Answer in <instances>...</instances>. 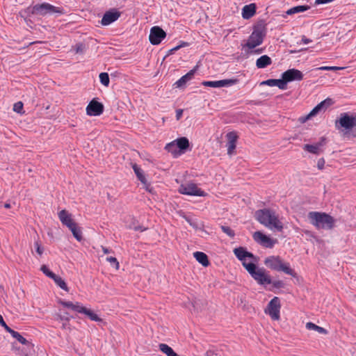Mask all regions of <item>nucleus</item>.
Listing matches in <instances>:
<instances>
[{"label":"nucleus","mask_w":356,"mask_h":356,"mask_svg":"<svg viewBox=\"0 0 356 356\" xmlns=\"http://www.w3.org/2000/svg\"><path fill=\"white\" fill-rule=\"evenodd\" d=\"M264 264L269 268L282 271L289 275H294V271L291 268L289 263H284L278 256H270L265 259Z\"/></svg>","instance_id":"nucleus-5"},{"label":"nucleus","mask_w":356,"mask_h":356,"mask_svg":"<svg viewBox=\"0 0 356 356\" xmlns=\"http://www.w3.org/2000/svg\"><path fill=\"white\" fill-rule=\"evenodd\" d=\"M193 256L195 259L203 266L207 267L209 265L208 257L204 252H195L193 253Z\"/></svg>","instance_id":"nucleus-25"},{"label":"nucleus","mask_w":356,"mask_h":356,"mask_svg":"<svg viewBox=\"0 0 356 356\" xmlns=\"http://www.w3.org/2000/svg\"><path fill=\"white\" fill-rule=\"evenodd\" d=\"M198 65H197L193 69L191 70L188 73H186L185 75L182 76V79H184V81H185V82H188L189 81H191L193 76H194V74L196 72V71L198 69Z\"/></svg>","instance_id":"nucleus-35"},{"label":"nucleus","mask_w":356,"mask_h":356,"mask_svg":"<svg viewBox=\"0 0 356 356\" xmlns=\"http://www.w3.org/2000/svg\"><path fill=\"white\" fill-rule=\"evenodd\" d=\"M102 251L104 254H108L111 252V250H109L108 248H107L106 247H102Z\"/></svg>","instance_id":"nucleus-60"},{"label":"nucleus","mask_w":356,"mask_h":356,"mask_svg":"<svg viewBox=\"0 0 356 356\" xmlns=\"http://www.w3.org/2000/svg\"><path fill=\"white\" fill-rule=\"evenodd\" d=\"M312 42V40H310V39H309V38H306L305 35H303V36L302 37L301 42H302V44H309V43H310V42Z\"/></svg>","instance_id":"nucleus-53"},{"label":"nucleus","mask_w":356,"mask_h":356,"mask_svg":"<svg viewBox=\"0 0 356 356\" xmlns=\"http://www.w3.org/2000/svg\"><path fill=\"white\" fill-rule=\"evenodd\" d=\"M280 301L278 297H274L268 304L266 309L267 313L273 320H279L280 313Z\"/></svg>","instance_id":"nucleus-9"},{"label":"nucleus","mask_w":356,"mask_h":356,"mask_svg":"<svg viewBox=\"0 0 356 356\" xmlns=\"http://www.w3.org/2000/svg\"><path fill=\"white\" fill-rule=\"evenodd\" d=\"M306 328L309 330H314L318 332L320 334H326L327 333V330L325 328L320 327L314 323L308 322L306 323Z\"/></svg>","instance_id":"nucleus-30"},{"label":"nucleus","mask_w":356,"mask_h":356,"mask_svg":"<svg viewBox=\"0 0 356 356\" xmlns=\"http://www.w3.org/2000/svg\"><path fill=\"white\" fill-rule=\"evenodd\" d=\"M104 112V105L93 99L86 107V113L90 116H99Z\"/></svg>","instance_id":"nucleus-14"},{"label":"nucleus","mask_w":356,"mask_h":356,"mask_svg":"<svg viewBox=\"0 0 356 356\" xmlns=\"http://www.w3.org/2000/svg\"><path fill=\"white\" fill-rule=\"evenodd\" d=\"M30 13L32 15H40L44 16L46 15H51L54 13L61 14L63 13L62 9L59 7H56L48 3H42L41 4H35L31 8Z\"/></svg>","instance_id":"nucleus-7"},{"label":"nucleus","mask_w":356,"mask_h":356,"mask_svg":"<svg viewBox=\"0 0 356 356\" xmlns=\"http://www.w3.org/2000/svg\"><path fill=\"white\" fill-rule=\"evenodd\" d=\"M325 144V138H321V140L315 144H306L304 145V150L318 155L322 152V147Z\"/></svg>","instance_id":"nucleus-17"},{"label":"nucleus","mask_w":356,"mask_h":356,"mask_svg":"<svg viewBox=\"0 0 356 356\" xmlns=\"http://www.w3.org/2000/svg\"><path fill=\"white\" fill-rule=\"evenodd\" d=\"M326 100L321 102L320 104H317L311 111L310 113L305 117L302 122H305L306 120L312 118L315 116L317 113H318L321 111H322L325 106Z\"/></svg>","instance_id":"nucleus-24"},{"label":"nucleus","mask_w":356,"mask_h":356,"mask_svg":"<svg viewBox=\"0 0 356 356\" xmlns=\"http://www.w3.org/2000/svg\"><path fill=\"white\" fill-rule=\"evenodd\" d=\"M261 84L266 85V86H268L270 87L277 86L281 90L286 89V86L284 83L283 78H282L280 79H268V80H266V81H264L263 82H261Z\"/></svg>","instance_id":"nucleus-21"},{"label":"nucleus","mask_w":356,"mask_h":356,"mask_svg":"<svg viewBox=\"0 0 356 356\" xmlns=\"http://www.w3.org/2000/svg\"><path fill=\"white\" fill-rule=\"evenodd\" d=\"M185 44H186V43H184V44H183V45H178V46H176L175 47H174V48L171 49H170V51H171V52H174V51H177L178 49H180V47H181L185 46Z\"/></svg>","instance_id":"nucleus-58"},{"label":"nucleus","mask_w":356,"mask_h":356,"mask_svg":"<svg viewBox=\"0 0 356 356\" xmlns=\"http://www.w3.org/2000/svg\"><path fill=\"white\" fill-rule=\"evenodd\" d=\"M234 253L236 257L239 261H241L243 266V264H252L251 262L248 263L246 261V258H250V259H252L253 260L256 261L255 256L252 252L247 251L245 248H243V247L236 248L234 250Z\"/></svg>","instance_id":"nucleus-15"},{"label":"nucleus","mask_w":356,"mask_h":356,"mask_svg":"<svg viewBox=\"0 0 356 356\" xmlns=\"http://www.w3.org/2000/svg\"><path fill=\"white\" fill-rule=\"evenodd\" d=\"M330 3V0H316L315 4L316 5H320V4H325Z\"/></svg>","instance_id":"nucleus-54"},{"label":"nucleus","mask_w":356,"mask_h":356,"mask_svg":"<svg viewBox=\"0 0 356 356\" xmlns=\"http://www.w3.org/2000/svg\"><path fill=\"white\" fill-rule=\"evenodd\" d=\"M282 78L284 79V83L286 85L289 82L301 81L303 79V74L300 70L293 68L284 72L282 74Z\"/></svg>","instance_id":"nucleus-13"},{"label":"nucleus","mask_w":356,"mask_h":356,"mask_svg":"<svg viewBox=\"0 0 356 356\" xmlns=\"http://www.w3.org/2000/svg\"><path fill=\"white\" fill-rule=\"evenodd\" d=\"M3 327L5 328V330H6L8 332H9V330H11V328H10V327H8V326L7 325V324H6V323Z\"/></svg>","instance_id":"nucleus-62"},{"label":"nucleus","mask_w":356,"mask_h":356,"mask_svg":"<svg viewBox=\"0 0 356 356\" xmlns=\"http://www.w3.org/2000/svg\"><path fill=\"white\" fill-rule=\"evenodd\" d=\"M134 229L136 230V231H140V232H143L145 231L146 229L145 228H143L142 227L140 226H137V227H134Z\"/></svg>","instance_id":"nucleus-59"},{"label":"nucleus","mask_w":356,"mask_h":356,"mask_svg":"<svg viewBox=\"0 0 356 356\" xmlns=\"http://www.w3.org/2000/svg\"><path fill=\"white\" fill-rule=\"evenodd\" d=\"M6 324L3 316L0 314V325L3 327Z\"/></svg>","instance_id":"nucleus-61"},{"label":"nucleus","mask_w":356,"mask_h":356,"mask_svg":"<svg viewBox=\"0 0 356 356\" xmlns=\"http://www.w3.org/2000/svg\"><path fill=\"white\" fill-rule=\"evenodd\" d=\"M222 231L231 238H234L235 236L234 231L228 226L222 225L220 227Z\"/></svg>","instance_id":"nucleus-38"},{"label":"nucleus","mask_w":356,"mask_h":356,"mask_svg":"<svg viewBox=\"0 0 356 356\" xmlns=\"http://www.w3.org/2000/svg\"><path fill=\"white\" fill-rule=\"evenodd\" d=\"M326 100L321 102L320 104H317L311 111L310 113L305 117L302 122H305L306 120L312 118L315 116L317 113H318L321 111H322L325 106Z\"/></svg>","instance_id":"nucleus-23"},{"label":"nucleus","mask_w":356,"mask_h":356,"mask_svg":"<svg viewBox=\"0 0 356 356\" xmlns=\"http://www.w3.org/2000/svg\"><path fill=\"white\" fill-rule=\"evenodd\" d=\"M100 83L104 86H108L110 83L108 74L106 72H102L99 74Z\"/></svg>","instance_id":"nucleus-36"},{"label":"nucleus","mask_w":356,"mask_h":356,"mask_svg":"<svg viewBox=\"0 0 356 356\" xmlns=\"http://www.w3.org/2000/svg\"><path fill=\"white\" fill-rule=\"evenodd\" d=\"M144 185V188L145 190L149 193L152 192V188L150 186V184L147 182V180H146V184H143Z\"/></svg>","instance_id":"nucleus-55"},{"label":"nucleus","mask_w":356,"mask_h":356,"mask_svg":"<svg viewBox=\"0 0 356 356\" xmlns=\"http://www.w3.org/2000/svg\"><path fill=\"white\" fill-rule=\"evenodd\" d=\"M186 82H185V81H184V79H182V77H181L180 79H179L175 83H174V86L175 88H183L185 85H186Z\"/></svg>","instance_id":"nucleus-49"},{"label":"nucleus","mask_w":356,"mask_h":356,"mask_svg":"<svg viewBox=\"0 0 356 356\" xmlns=\"http://www.w3.org/2000/svg\"><path fill=\"white\" fill-rule=\"evenodd\" d=\"M253 238L257 243L266 248H273L277 242V240L272 239L259 231L255 232L253 234Z\"/></svg>","instance_id":"nucleus-10"},{"label":"nucleus","mask_w":356,"mask_h":356,"mask_svg":"<svg viewBox=\"0 0 356 356\" xmlns=\"http://www.w3.org/2000/svg\"><path fill=\"white\" fill-rule=\"evenodd\" d=\"M257 6L255 3L245 5L242 8V17L245 19H249L256 13Z\"/></svg>","instance_id":"nucleus-20"},{"label":"nucleus","mask_w":356,"mask_h":356,"mask_svg":"<svg viewBox=\"0 0 356 356\" xmlns=\"http://www.w3.org/2000/svg\"><path fill=\"white\" fill-rule=\"evenodd\" d=\"M84 45L81 43L76 44L75 46V51L76 54H81L83 51Z\"/></svg>","instance_id":"nucleus-51"},{"label":"nucleus","mask_w":356,"mask_h":356,"mask_svg":"<svg viewBox=\"0 0 356 356\" xmlns=\"http://www.w3.org/2000/svg\"><path fill=\"white\" fill-rule=\"evenodd\" d=\"M179 192L181 194L191 196L204 197L206 195V193L194 183L181 184L179 188Z\"/></svg>","instance_id":"nucleus-8"},{"label":"nucleus","mask_w":356,"mask_h":356,"mask_svg":"<svg viewBox=\"0 0 356 356\" xmlns=\"http://www.w3.org/2000/svg\"><path fill=\"white\" fill-rule=\"evenodd\" d=\"M264 48H258V49H245V52L250 55L254 54H261L264 51Z\"/></svg>","instance_id":"nucleus-39"},{"label":"nucleus","mask_w":356,"mask_h":356,"mask_svg":"<svg viewBox=\"0 0 356 356\" xmlns=\"http://www.w3.org/2000/svg\"><path fill=\"white\" fill-rule=\"evenodd\" d=\"M325 160L323 158L319 159L317 163V167L319 170H323L325 165Z\"/></svg>","instance_id":"nucleus-52"},{"label":"nucleus","mask_w":356,"mask_h":356,"mask_svg":"<svg viewBox=\"0 0 356 356\" xmlns=\"http://www.w3.org/2000/svg\"><path fill=\"white\" fill-rule=\"evenodd\" d=\"M181 155L186 152L189 148V140L186 137H181L174 140Z\"/></svg>","instance_id":"nucleus-19"},{"label":"nucleus","mask_w":356,"mask_h":356,"mask_svg":"<svg viewBox=\"0 0 356 356\" xmlns=\"http://www.w3.org/2000/svg\"><path fill=\"white\" fill-rule=\"evenodd\" d=\"M86 309L83 307L80 302H74V307L73 311L76 312L80 314H84L86 312Z\"/></svg>","instance_id":"nucleus-41"},{"label":"nucleus","mask_w":356,"mask_h":356,"mask_svg":"<svg viewBox=\"0 0 356 356\" xmlns=\"http://www.w3.org/2000/svg\"><path fill=\"white\" fill-rule=\"evenodd\" d=\"M4 207L6 208V209H8L10 207V204L9 203H6L4 204Z\"/></svg>","instance_id":"nucleus-63"},{"label":"nucleus","mask_w":356,"mask_h":356,"mask_svg":"<svg viewBox=\"0 0 356 356\" xmlns=\"http://www.w3.org/2000/svg\"><path fill=\"white\" fill-rule=\"evenodd\" d=\"M165 149L170 153L174 158H177L181 156L177 147L175 145L174 140L170 143H168L165 146Z\"/></svg>","instance_id":"nucleus-26"},{"label":"nucleus","mask_w":356,"mask_h":356,"mask_svg":"<svg viewBox=\"0 0 356 356\" xmlns=\"http://www.w3.org/2000/svg\"><path fill=\"white\" fill-rule=\"evenodd\" d=\"M267 33L266 24L264 20L257 22L252 28V32L247 42L243 45V49H254L261 45Z\"/></svg>","instance_id":"nucleus-2"},{"label":"nucleus","mask_w":356,"mask_h":356,"mask_svg":"<svg viewBox=\"0 0 356 356\" xmlns=\"http://www.w3.org/2000/svg\"><path fill=\"white\" fill-rule=\"evenodd\" d=\"M68 229L72 232L74 237L78 241H81L83 239L81 229L79 227H78L76 223L73 225L72 227H68Z\"/></svg>","instance_id":"nucleus-29"},{"label":"nucleus","mask_w":356,"mask_h":356,"mask_svg":"<svg viewBox=\"0 0 356 356\" xmlns=\"http://www.w3.org/2000/svg\"><path fill=\"white\" fill-rule=\"evenodd\" d=\"M84 314H86L91 321H93L95 322L102 321V318H99L97 314H95L90 309H86V312H84Z\"/></svg>","instance_id":"nucleus-34"},{"label":"nucleus","mask_w":356,"mask_h":356,"mask_svg":"<svg viewBox=\"0 0 356 356\" xmlns=\"http://www.w3.org/2000/svg\"><path fill=\"white\" fill-rule=\"evenodd\" d=\"M238 80L236 79H222L219 81H204L202 85L211 88L229 87L236 84Z\"/></svg>","instance_id":"nucleus-12"},{"label":"nucleus","mask_w":356,"mask_h":356,"mask_svg":"<svg viewBox=\"0 0 356 356\" xmlns=\"http://www.w3.org/2000/svg\"><path fill=\"white\" fill-rule=\"evenodd\" d=\"M309 9L307 6H297L289 9L286 13L287 15H291L295 13H302Z\"/></svg>","instance_id":"nucleus-31"},{"label":"nucleus","mask_w":356,"mask_h":356,"mask_svg":"<svg viewBox=\"0 0 356 356\" xmlns=\"http://www.w3.org/2000/svg\"><path fill=\"white\" fill-rule=\"evenodd\" d=\"M132 168L138 179L140 181L142 184H146L147 179L145 177L143 170L140 168V167L136 163H134L132 165Z\"/></svg>","instance_id":"nucleus-27"},{"label":"nucleus","mask_w":356,"mask_h":356,"mask_svg":"<svg viewBox=\"0 0 356 356\" xmlns=\"http://www.w3.org/2000/svg\"><path fill=\"white\" fill-rule=\"evenodd\" d=\"M270 284H272L273 287L276 289H280L284 286V283L282 280L272 281Z\"/></svg>","instance_id":"nucleus-46"},{"label":"nucleus","mask_w":356,"mask_h":356,"mask_svg":"<svg viewBox=\"0 0 356 356\" xmlns=\"http://www.w3.org/2000/svg\"><path fill=\"white\" fill-rule=\"evenodd\" d=\"M255 218L261 224L271 230L281 232L283 229V223L273 210L269 209L258 210L255 213Z\"/></svg>","instance_id":"nucleus-1"},{"label":"nucleus","mask_w":356,"mask_h":356,"mask_svg":"<svg viewBox=\"0 0 356 356\" xmlns=\"http://www.w3.org/2000/svg\"><path fill=\"white\" fill-rule=\"evenodd\" d=\"M227 154L229 155H232L234 150L236 148V143H227Z\"/></svg>","instance_id":"nucleus-47"},{"label":"nucleus","mask_w":356,"mask_h":356,"mask_svg":"<svg viewBox=\"0 0 356 356\" xmlns=\"http://www.w3.org/2000/svg\"><path fill=\"white\" fill-rule=\"evenodd\" d=\"M58 216L61 223L66 226L67 228L72 227V225L76 223L72 219V214L65 209H63L59 211Z\"/></svg>","instance_id":"nucleus-18"},{"label":"nucleus","mask_w":356,"mask_h":356,"mask_svg":"<svg viewBox=\"0 0 356 356\" xmlns=\"http://www.w3.org/2000/svg\"><path fill=\"white\" fill-rule=\"evenodd\" d=\"M159 350L167 356H179L174 351L171 347L165 343H160L159 345Z\"/></svg>","instance_id":"nucleus-28"},{"label":"nucleus","mask_w":356,"mask_h":356,"mask_svg":"<svg viewBox=\"0 0 356 356\" xmlns=\"http://www.w3.org/2000/svg\"><path fill=\"white\" fill-rule=\"evenodd\" d=\"M106 261L111 264L113 266H114L116 269L119 268V262L117 259L114 257H108L106 258Z\"/></svg>","instance_id":"nucleus-43"},{"label":"nucleus","mask_w":356,"mask_h":356,"mask_svg":"<svg viewBox=\"0 0 356 356\" xmlns=\"http://www.w3.org/2000/svg\"><path fill=\"white\" fill-rule=\"evenodd\" d=\"M182 115V110L179 109L176 111V118L177 120H179Z\"/></svg>","instance_id":"nucleus-57"},{"label":"nucleus","mask_w":356,"mask_h":356,"mask_svg":"<svg viewBox=\"0 0 356 356\" xmlns=\"http://www.w3.org/2000/svg\"><path fill=\"white\" fill-rule=\"evenodd\" d=\"M15 339L21 344L26 346L28 349L33 348L31 342L26 340L20 333H19Z\"/></svg>","instance_id":"nucleus-33"},{"label":"nucleus","mask_w":356,"mask_h":356,"mask_svg":"<svg viewBox=\"0 0 356 356\" xmlns=\"http://www.w3.org/2000/svg\"><path fill=\"white\" fill-rule=\"evenodd\" d=\"M41 270L42 271V273L47 277H49V278H53L54 276H55V273H54L53 272H51L47 266L45 265H43L41 267Z\"/></svg>","instance_id":"nucleus-42"},{"label":"nucleus","mask_w":356,"mask_h":356,"mask_svg":"<svg viewBox=\"0 0 356 356\" xmlns=\"http://www.w3.org/2000/svg\"><path fill=\"white\" fill-rule=\"evenodd\" d=\"M243 267L258 284L266 286V284H271L272 280L270 276L266 273L265 268H259L254 264H243Z\"/></svg>","instance_id":"nucleus-4"},{"label":"nucleus","mask_w":356,"mask_h":356,"mask_svg":"<svg viewBox=\"0 0 356 356\" xmlns=\"http://www.w3.org/2000/svg\"><path fill=\"white\" fill-rule=\"evenodd\" d=\"M59 303L65 307H67V308H69V309H71L72 310L74 309V303L72 302H70V301H65V300H60L59 301Z\"/></svg>","instance_id":"nucleus-44"},{"label":"nucleus","mask_w":356,"mask_h":356,"mask_svg":"<svg viewBox=\"0 0 356 356\" xmlns=\"http://www.w3.org/2000/svg\"><path fill=\"white\" fill-rule=\"evenodd\" d=\"M186 221L194 229H202V226L200 225V224L197 222V221L195 219H193L190 217H184Z\"/></svg>","instance_id":"nucleus-37"},{"label":"nucleus","mask_w":356,"mask_h":356,"mask_svg":"<svg viewBox=\"0 0 356 356\" xmlns=\"http://www.w3.org/2000/svg\"><path fill=\"white\" fill-rule=\"evenodd\" d=\"M52 280H54V281L55 282V283L62 289H63L64 291L68 292L69 291V289L67 286V284L65 283V282L64 281V280L62 279V277H60V276L58 275H55V276L52 278Z\"/></svg>","instance_id":"nucleus-32"},{"label":"nucleus","mask_w":356,"mask_h":356,"mask_svg":"<svg viewBox=\"0 0 356 356\" xmlns=\"http://www.w3.org/2000/svg\"><path fill=\"white\" fill-rule=\"evenodd\" d=\"M165 32L159 26H153L149 35V42L153 45L159 44L165 38Z\"/></svg>","instance_id":"nucleus-11"},{"label":"nucleus","mask_w":356,"mask_h":356,"mask_svg":"<svg viewBox=\"0 0 356 356\" xmlns=\"http://www.w3.org/2000/svg\"><path fill=\"white\" fill-rule=\"evenodd\" d=\"M308 218L318 229H331L334 227V218L324 212L310 211L308 213Z\"/></svg>","instance_id":"nucleus-3"},{"label":"nucleus","mask_w":356,"mask_h":356,"mask_svg":"<svg viewBox=\"0 0 356 356\" xmlns=\"http://www.w3.org/2000/svg\"><path fill=\"white\" fill-rule=\"evenodd\" d=\"M341 67H335V66H322L319 67L321 70H326V71H337L340 70Z\"/></svg>","instance_id":"nucleus-50"},{"label":"nucleus","mask_w":356,"mask_h":356,"mask_svg":"<svg viewBox=\"0 0 356 356\" xmlns=\"http://www.w3.org/2000/svg\"><path fill=\"white\" fill-rule=\"evenodd\" d=\"M120 17V13L116 10L106 11L102 18L101 24L102 26H108L117 21Z\"/></svg>","instance_id":"nucleus-16"},{"label":"nucleus","mask_w":356,"mask_h":356,"mask_svg":"<svg viewBox=\"0 0 356 356\" xmlns=\"http://www.w3.org/2000/svg\"><path fill=\"white\" fill-rule=\"evenodd\" d=\"M226 138L228 140L227 143H236L238 138V136L236 132L231 131L227 134Z\"/></svg>","instance_id":"nucleus-40"},{"label":"nucleus","mask_w":356,"mask_h":356,"mask_svg":"<svg viewBox=\"0 0 356 356\" xmlns=\"http://www.w3.org/2000/svg\"><path fill=\"white\" fill-rule=\"evenodd\" d=\"M335 127L341 131L352 130L356 127V115H350L348 113H341L339 119L335 120Z\"/></svg>","instance_id":"nucleus-6"},{"label":"nucleus","mask_w":356,"mask_h":356,"mask_svg":"<svg viewBox=\"0 0 356 356\" xmlns=\"http://www.w3.org/2000/svg\"><path fill=\"white\" fill-rule=\"evenodd\" d=\"M272 64V59L268 55H263L256 60V66L258 69H263Z\"/></svg>","instance_id":"nucleus-22"},{"label":"nucleus","mask_w":356,"mask_h":356,"mask_svg":"<svg viewBox=\"0 0 356 356\" xmlns=\"http://www.w3.org/2000/svg\"><path fill=\"white\" fill-rule=\"evenodd\" d=\"M23 110V104L22 102L15 103L13 106V111L17 113H21Z\"/></svg>","instance_id":"nucleus-45"},{"label":"nucleus","mask_w":356,"mask_h":356,"mask_svg":"<svg viewBox=\"0 0 356 356\" xmlns=\"http://www.w3.org/2000/svg\"><path fill=\"white\" fill-rule=\"evenodd\" d=\"M9 333L12 335V337L13 338H15L17 337V335L19 334L18 332L17 331H15L14 330L11 329L10 330H9Z\"/></svg>","instance_id":"nucleus-56"},{"label":"nucleus","mask_w":356,"mask_h":356,"mask_svg":"<svg viewBox=\"0 0 356 356\" xmlns=\"http://www.w3.org/2000/svg\"><path fill=\"white\" fill-rule=\"evenodd\" d=\"M34 246L35 248V251L36 252L40 255L41 256L42 254H43V251H44V249L40 245L39 241H35L34 243Z\"/></svg>","instance_id":"nucleus-48"}]
</instances>
